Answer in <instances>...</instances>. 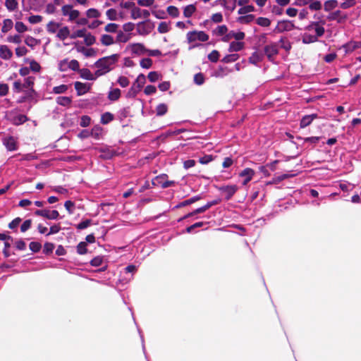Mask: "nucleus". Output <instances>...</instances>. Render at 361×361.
I'll return each mask as SVG.
<instances>
[{
	"label": "nucleus",
	"instance_id": "53",
	"mask_svg": "<svg viewBox=\"0 0 361 361\" xmlns=\"http://www.w3.org/2000/svg\"><path fill=\"white\" fill-rule=\"evenodd\" d=\"M279 43H281V47L286 51H289L291 49V44L290 42L288 41L285 37H281L279 40Z\"/></svg>",
	"mask_w": 361,
	"mask_h": 361
},
{
	"label": "nucleus",
	"instance_id": "24",
	"mask_svg": "<svg viewBox=\"0 0 361 361\" xmlns=\"http://www.w3.org/2000/svg\"><path fill=\"white\" fill-rule=\"evenodd\" d=\"M338 5V2L337 0H328L324 4V9L325 11H330L336 8Z\"/></svg>",
	"mask_w": 361,
	"mask_h": 361
},
{
	"label": "nucleus",
	"instance_id": "61",
	"mask_svg": "<svg viewBox=\"0 0 361 361\" xmlns=\"http://www.w3.org/2000/svg\"><path fill=\"white\" fill-rule=\"evenodd\" d=\"M87 16L88 18H99L100 16V13L96 8H90L87 11Z\"/></svg>",
	"mask_w": 361,
	"mask_h": 361
},
{
	"label": "nucleus",
	"instance_id": "51",
	"mask_svg": "<svg viewBox=\"0 0 361 361\" xmlns=\"http://www.w3.org/2000/svg\"><path fill=\"white\" fill-rule=\"evenodd\" d=\"M219 52L217 50H213L209 54L208 59L212 62L216 63L219 61Z\"/></svg>",
	"mask_w": 361,
	"mask_h": 361
},
{
	"label": "nucleus",
	"instance_id": "45",
	"mask_svg": "<svg viewBox=\"0 0 361 361\" xmlns=\"http://www.w3.org/2000/svg\"><path fill=\"white\" fill-rule=\"evenodd\" d=\"M77 252L79 255H85L87 252L86 242H80L78 243L77 245Z\"/></svg>",
	"mask_w": 361,
	"mask_h": 361
},
{
	"label": "nucleus",
	"instance_id": "62",
	"mask_svg": "<svg viewBox=\"0 0 361 361\" xmlns=\"http://www.w3.org/2000/svg\"><path fill=\"white\" fill-rule=\"evenodd\" d=\"M68 86L66 85H61L53 88V92L55 94H62L67 91Z\"/></svg>",
	"mask_w": 361,
	"mask_h": 361
},
{
	"label": "nucleus",
	"instance_id": "13",
	"mask_svg": "<svg viewBox=\"0 0 361 361\" xmlns=\"http://www.w3.org/2000/svg\"><path fill=\"white\" fill-rule=\"evenodd\" d=\"M13 56V52L6 45L0 46V57L4 60H9Z\"/></svg>",
	"mask_w": 361,
	"mask_h": 361
},
{
	"label": "nucleus",
	"instance_id": "31",
	"mask_svg": "<svg viewBox=\"0 0 361 361\" xmlns=\"http://www.w3.org/2000/svg\"><path fill=\"white\" fill-rule=\"evenodd\" d=\"M168 111V106L166 104H159L156 108V115L158 116H164Z\"/></svg>",
	"mask_w": 361,
	"mask_h": 361
},
{
	"label": "nucleus",
	"instance_id": "58",
	"mask_svg": "<svg viewBox=\"0 0 361 361\" xmlns=\"http://www.w3.org/2000/svg\"><path fill=\"white\" fill-rule=\"evenodd\" d=\"M54 249V245L52 243H45L44 245L43 252L46 255L52 253Z\"/></svg>",
	"mask_w": 361,
	"mask_h": 361
},
{
	"label": "nucleus",
	"instance_id": "27",
	"mask_svg": "<svg viewBox=\"0 0 361 361\" xmlns=\"http://www.w3.org/2000/svg\"><path fill=\"white\" fill-rule=\"evenodd\" d=\"M69 35L70 30L67 26L61 28L57 33V37L61 40L66 39Z\"/></svg>",
	"mask_w": 361,
	"mask_h": 361
},
{
	"label": "nucleus",
	"instance_id": "16",
	"mask_svg": "<svg viewBox=\"0 0 361 361\" xmlns=\"http://www.w3.org/2000/svg\"><path fill=\"white\" fill-rule=\"evenodd\" d=\"M121 95V92L118 88L111 89L109 93L107 98L111 102H115L119 99Z\"/></svg>",
	"mask_w": 361,
	"mask_h": 361
},
{
	"label": "nucleus",
	"instance_id": "32",
	"mask_svg": "<svg viewBox=\"0 0 361 361\" xmlns=\"http://www.w3.org/2000/svg\"><path fill=\"white\" fill-rule=\"evenodd\" d=\"M56 102L59 105H61V106H68V105H70L71 104L72 99L69 97L61 96V97H58L56 98Z\"/></svg>",
	"mask_w": 361,
	"mask_h": 361
},
{
	"label": "nucleus",
	"instance_id": "36",
	"mask_svg": "<svg viewBox=\"0 0 361 361\" xmlns=\"http://www.w3.org/2000/svg\"><path fill=\"white\" fill-rule=\"evenodd\" d=\"M114 42V38L109 35H103L101 37V43L104 46H109Z\"/></svg>",
	"mask_w": 361,
	"mask_h": 361
},
{
	"label": "nucleus",
	"instance_id": "8",
	"mask_svg": "<svg viewBox=\"0 0 361 361\" xmlns=\"http://www.w3.org/2000/svg\"><path fill=\"white\" fill-rule=\"evenodd\" d=\"M295 28V25L291 21L283 20L278 22L275 28L277 32L281 33L286 31H290Z\"/></svg>",
	"mask_w": 361,
	"mask_h": 361
},
{
	"label": "nucleus",
	"instance_id": "43",
	"mask_svg": "<svg viewBox=\"0 0 361 361\" xmlns=\"http://www.w3.org/2000/svg\"><path fill=\"white\" fill-rule=\"evenodd\" d=\"M60 24L54 21H50L47 25V30L50 33H55L59 27Z\"/></svg>",
	"mask_w": 361,
	"mask_h": 361
},
{
	"label": "nucleus",
	"instance_id": "22",
	"mask_svg": "<svg viewBox=\"0 0 361 361\" xmlns=\"http://www.w3.org/2000/svg\"><path fill=\"white\" fill-rule=\"evenodd\" d=\"M82 78L89 80H93L95 78L92 74L91 71L88 68H82L78 71Z\"/></svg>",
	"mask_w": 361,
	"mask_h": 361
},
{
	"label": "nucleus",
	"instance_id": "55",
	"mask_svg": "<svg viewBox=\"0 0 361 361\" xmlns=\"http://www.w3.org/2000/svg\"><path fill=\"white\" fill-rule=\"evenodd\" d=\"M29 247L33 252H38L42 248V245L39 242L33 241L30 243Z\"/></svg>",
	"mask_w": 361,
	"mask_h": 361
},
{
	"label": "nucleus",
	"instance_id": "39",
	"mask_svg": "<svg viewBox=\"0 0 361 361\" xmlns=\"http://www.w3.org/2000/svg\"><path fill=\"white\" fill-rule=\"evenodd\" d=\"M35 78L34 77H27L25 79V82L23 84V88H29L32 92H34L33 85H34Z\"/></svg>",
	"mask_w": 361,
	"mask_h": 361
},
{
	"label": "nucleus",
	"instance_id": "9",
	"mask_svg": "<svg viewBox=\"0 0 361 361\" xmlns=\"http://www.w3.org/2000/svg\"><path fill=\"white\" fill-rule=\"evenodd\" d=\"M219 190L225 195L226 200H229L238 190V186L235 185H223L219 188Z\"/></svg>",
	"mask_w": 361,
	"mask_h": 361
},
{
	"label": "nucleus",
	"instance_id": "12",
	"mask_svg": "<svg viewBox=\"0 0 361 361\" xmlns=\"http://www.w3.org/2000/svg\"><path fill=\"white\" fill-rule=\"evenodd\" d=\"M318 116L317 114H312L310 115H306L303 116L300 121V126L301 128H306L310 126L314 119L317 118Z\"/></svg>",
	"mask_w": 361,
	"mask_h": 361
},
{
	"label": "nucleus",
	"instance_id": "6",
	"mask_svg": "<svg viewBox=\"0 0 361 361\" xmlns=\"http://www.w3.org/2000/svg\"><path fill=\"white\" fill-rule=\"evenodd\" d=\"M34 214L37 216H42L50 220L57 219L59 217V213L57 210L37 209Z\"/></svg>",
	"mask_w": 361,
	"mask_h": 361
},
{
	"label": "nucleus",
	"instance_id": "40",
	"mask_svg": "<svg viewBox=\"0 0 361 361\" xmlns=\"http://www.w3.org/2000/svg\"><path fill=\"white\" fill-rule=\"evenodd\" d=\"M166 11L169 15L173 18H177L180 14L178 8L174 6H168Z\"/></svg>",
	"mask_w": 361,
	"mask_h": 361
},
{
	"label": "nucleus",
	"instance_id": "30",
	"mask_svg": "<svg viewBox=\"0 0 361 361\" xmlns=\"http://www.w3.org/2000/svg\"><path fill=\"white\" fill-rule=\"evenodd\" d=\"M13 25V23L11 19H5L3 22V26L1 27V32L3 33L8 32L10 30L12 29Z\"/></svg>",
	"mask_w": 361,
	"mask_h": 361
},
{
	"label": "nucleus",
	"instance_id": "29",
	"mask_svg": "<svg viewBox=\"0 0 361 361\" xmlns=\"http://www.w3.org/2000/svg\"><path fill=\"white\" fill-rule=\"evenodd\" d=\"M5 6L9 11H13L18 8V2L17 0H6Z\"/></svg>",
	"mask_w": 361,
	"mask_h": 361
},
{
	"label": "nucleus",
	"instance_id": "5",
	"mask_svg": "<svg viewBox=\"0 0 361 361\" xmlns=\"http://www.w3.org/2000/svg\"><path fill=\"white\" fill-rule=\"evenodd\" d=\"M154 27V25L149 20L139 22L137 24V32L140 35H149Z\"/></svg>",
	"mask_w": 361,
	"mask_h": 361
},
{
	"label": "nucleus",
	"instance_id": "11",
	"mask_svg": "<svg viewBox=\"0 0 361 361\" xmlns=\"http://www.w3.org/2000/svg\"><path fill=\"white\" fill-rule=\"evenodd\" d=\"M255 174V171L250 168H246L243 169L239 174L240 177L245 178L243 181V185H247L252 180Z\"/></svg>",
	"mask_w": 361,
	"mask_h": 361
},
{
	"label": "nucleus",
	"instance_id": "47",
	"mask_svg": "<svg viewBox=\"0 0 361 361\" xmlns=\"http://www.w3.org/2000/svg\"><path fill=\"white\" fill-rule=\"evenodd\" d=\"M92 219H90L82 221L80 223L76 225V228L78 230L85 229L90 226L92 224Z\"/></svg>",
	"mask_w": 361,
	"mask_h": 361
},
{
	"label": "nucleus",
	"instance_id": "20",
	"mask_svg": "<svg viewBox=\"0 0 361 361\" xmlns=\"http://www.w3.org/2000/svg\"><path fill=\"white\" fill-rule=\"evenodd\" d=\"M327 18L329 20H338V22L340 23L341 22V19L345 20L347 18V16L345 15L341 17V11L340 10H337L330 13Z\"/></svg>",
	"mask_w": 361,
	"mask_h": 361
},
{
	"label": "nucleus",
	"instance_id": "18",
	"mask_svg": "<svg viewBox=\"0 0 361 361\" xmlns=\"http://www.w3.org/2000/svg\"><path fill=\"white\" fill-rule=\"evenodd\" d=\"M77 51L78 52L82 53L86 57L94 56L97 54V51L93 48L86 49L84 47H77Z\"/></svg>",
	"mask_w": 361,
	"mask_h": 361
},
{
	"label": "nucleus",
	"instance_id": "10",
	"mask_svg": "<svg viewBox=\"0 0 361 361\" xmlns=\"http://www.w3.org/2000/svg\"><path fill=\"white\" fill-rule=\"evenodd\" d=\"M75 89L77 92L78 96H81L88 92L91 88L90 84L83 83L79 81H76L74 83Z\"/></svg>",
	"mask_w": 361,
	"mask_h": 361
},
{
	"label": "nucleus",
	"instance_id": "42",
	"mask_svg": "<svg viewBox=\"0 0 361 361\" xmlns=\"http://www.w3.org/2000/svg\"><path fill=\"white\" fill-rule=\"evenodd\" d=\"M158 32L164 34L166 33L170 30L169 24L166 22H161L158 26Z\"/></svg>",
	"mask_w": 361,
	"mask_h": 361
},
{
	"label": "nucleus",
	"instance_id": "25",
	"mask_svg": "<svg viewBox=\"0 0 361 361\" xmlns=\"http://www.w3.org/2000/svg\"><path fill=\"white\" fill-rule=\"evenodd\" d=\"M146 51L147 49H145V46L142 44L136 43L133 44L132 46V51L134 54H142L146 52Z\"/></svg>",
	"mask_w": 361,
	"mask_h": 361
},
{
	"label": "nucleus",
	"instance_id": "26",
	"mask_svg": "<svg viewBox=\"0 0 361 361\" xmlns=\"http://www.w3.org/2000/svg\"><path fill=\"white\" fill-rule=\"evenodd\" d=\"M196 11V7L194 4L186 6L183 10V16L185 18H190Z\"/></svg>",
	"mask_w": 361,
	"mask_h": 361
},
{
	"label": "nucleus",
	"instance_id": "50",
	"mask_svg": "<svg viewBox=\"0 0 361 361\" xmlns=\"http://www.w3.org/2000/svg\"><path fill=\"white\" fill-rule=\"evenodd\" d=\"M255 18V16L252 14H248L244 16H240L238 18V21L241 23H249L252 22Z\"/></svg>",
	"mask_w": 361,
	"mask_h": 361
},
{
	"label": "nucleus",
	"instance_id": "21",
	"mask_svg": "<svg viewBox=\"0 0 361 361\" xmlns=\"http://www.w3.org/2000/svg\"><path fill=\"white\" fill-rule=\"evenodd\" d=\"M360 47H361L360 42H350L344 45L346 52H352Z\"/></svg>",
	"mask_w": 361,
	"mask_h": 361
},
{
	"label": "nucleus",
	"instance_id": "28",
	"mask_svg": "<svg viewBox=\"0 0 361 361\" xmlns=\"http://www.w3.org/2000/svg\"><path fill=\"white\" fill-rule=\"evenodd\" d=\"M27 121H28V118L23 114H18L13 117V123L16 126H19L23 124Z\"/></svg>",
	"mask_w": 361,
	"mask_h": 361
},
{
	"label": "nucleus",
	"instance_id": "49",
	"mask_svg": "<svg viewBox=\"0 0 361 361\" xmlns=\"http://www.w3.org/2000/svg\"><path fill=\"white\" fill-rule=\"evenodd\" d=\"M118 26L119 25L118 24H116V23H108L105 26L104 30L106 32H107L114 33V32H117V29H118Z\"/></svg>",
	"mask_w": 361,
	"mask_h": 361
},
{
	"label": "nucleus",
	"instance_id": "34",
	"mask_svg": "<svg viewBox=\"0 0 361 361\" xmlns=\"http://www.w3.org/2000/svg\"><path fill=\"white\" fill-rule=\"evenodd\" d=\"M239 59V55L238 54H231L225 56L221 61L226 63L235 62Z\"/></svg>",
	"mask_w": 361,
	"mask_h": 361
},
{
	"label": "nucleus",
	"instance_id": "1",
	"mask_svg": "<svg viewBox=\"0 0 361 361\" xmlns=\"http://www.w3.org/2000/svg\"><path fill=\"white\" fill-rule=\"evenodd\" d=\"M118 59L119 54H114L98 59L94 63V66L97 68L94 73L96 77H100L113 70Z\"/></svg>",
	"mask_w": 361,
	"mask_h": 361
},
{
	"label": "nucleus",
	"instance_id": "14",
	"mask_svg": "<svg viewBox=\"0 0 361 361\" xmlns=\"http://www.w3.org/2000/svg\"><path fill=\"white\" fill-rule=\"evenodd\" d=\"M4 144L9 151H14L17 149V142L12 136L6 138L4 141Z\"/></svg>",
	"mask_w": 361,
	"mask_h": 361
},
{
	"label": "nucleus",
	"instance_id": "4",
	"mask_svg": "<svg viewBox=\"0 0 361 361\" xmlns=\"http://www.w3.org/2000/svg\"><path fill=\"white\" fill-rule=\"evenodd\" d=\"M186 37L188 43L195 42L197 40L204 42L209 38V35L204 31L197 30L188 32L186 35Z\"/></svg>",
	"mask_w": 361,
	"mask_h": 361
},
{
	"label": "nucleus",
	"instance_id": "54",
	"mask_svg": "<svg viewBox=\"0 0 361 361\" xmlns=\"http://www.w3.org/2000/svg\"><path fill=\"white\" fill-rule=\"evenodd\" d=\"M140 65L143 68H149L152 66V60L149 58H145L140 61Z\"/></svg>",
	"mask_w": 361,
	"mask_h": 361
},
{
	"label": "nucleus",
	"instance_id": "44",
	"mask_svg": "<svg viewBox=\"0 0 361 361\" xmlns=\"http://www.w3.org/2000/svg\"><path fill=\"white\" fill-rule=\"evenodd\" d=\"M256 23L262 27H268L271 24V20L267 18L259 17L257 18Z\"/></svg>",
	"mask_w": 361,
	"mask_h": 361
},
{
	"label": "nucleus",
	"instance_id": "48",
	"mask_svg": "<svg viewBox=\"0 0 361 361\" xmlns=\"http://www.w3.org/2000/svg\"><path fill=\"white\" fill-rule=\"evenodd\" d=\"M253 11H255V7L252 5H245L238 10V13L245 14Z\"/></svg>",
	"mask_w": 361,
	"mask_h": 361
},
{
	"label": "nucleus",
	"instance_id": "23",
	"mask_svg": "<svg viewBox=\"0 0 361 361\" xmlns=\"http://www.w3.org/2000/svg\"><path fill=\"white\" fill-rule=\"evenodd\" d=\"M200 199H201V197L200 195H196V196L192 197L190 199H188L186 200H184V201L180 202L176 206V207L177 208H180V207H183L188 206L189 204H192V203L200 200Z\"/></svg>",
	"mask_w": 361,
	"mask_h": 361
},
{
	"label": "nucleus",
	"instance_id": "2",
	"mask_svg": "<svg viewBox=\"0 0 361 361\" xmlns=\"http://www.w3.org/2000/svg\"><path fill=\"white\" fill-rule=\"evenodd\" d=\"M146 82V78L144 74L140 73L137 77L131 87L128 90L126 97L128 98H135L137 93L141 90Z\"/></svg>",
	"mask_w": 361,
	"mask_h": 361
},
{
	"label": "nucleus",
	"instance_id": "17",
	"mask_svg": "<svg viewBox=\"0 0 361 361\" xmlns=\"http://www.w3.org/2000/svg\"><path fill=\"white\" fill-rule=\"evenodd\" d=\"M264 59V54L259 53L257 51H255L252 54V55L249 57L248 61L249 63L257 65V63L262 61Z\"/></svg>",
	"mask_w": 361,
	"mask_h": 361
},
{
	"label": "nucleus",
	"instance_id": "46",
	"mask_svg": "<svg viewBox=\"0 0 361 361\" xmlns=\"http://www.w3.org/2000/svg\"><path fill=\"white\" fill-rule=\"evenodd\" d=\"M142 17L141 9L138 7H133L130 12V18L133 20Z\"/></svg>",
	"mask_w": 361,
	"mask_h": 361
},
{
	"label": "nucleus",
	"instance_id": "59",
	"mask_svg": "<svg viewBox=\"0 0 361 361\" xmlns=\"http://www.w3.org/2000/svg\"><path fill=\"white\" fill-rule=\"evenodd\" d=\"M117 82L122 87H126L130 84L128 78L126 76H120L117 80Z\"/></svg>",
	"mask_w": 361,
	"mask_h": 361
},
{
	"label": "nucleus",
	"instance_id": "38",
	"mask_svg": "<svg viewBox=\"0 0 361 361\" xmlns=\"http://www.w3.org/2000/svg\"><path fill=\"white\" fill-rule=\"evenodd\" d=\"M343 1L341 3L340 7L342 9H348L351 7H353L357 4L356 0H343Z\"/></svg>",
	"mask_w": 361,
	"mask_h": 361
},
{
	"label": "nucleus",
	"instance_id": "33",
	"mask_svg": "<svg viewBox=\"0 0 361 361\" xmlns=\"http://www.w3.org/2000/svg\"><path fill=\"white\" fill-rule=\"evenodd\" d=\"M114 118V115L110 112H105L101 116V123L102 124H107L112 121Z\"/></svg>",
	"mask_w": 361,
	"mask_h": 361
},
{
	"label": "nucleus",
	"instance_id": "57",
	"mask_svg": "<svg viewBox=\"0 0 361 361\" xmlns=\"http://www.w3.org/2000/svg\"><path fill=\"white\" fill-rule=\"evenodd\" d=\"M91 118L89 116L84 115L80 118V126L82 127H87L90 125Z\"/></svg>",
	"mask_w": 361,
	"mask_h": 361
},
{
	"label": "nucleus",
	"instance_id": "60",
	"mask_svg": "<svg viewBox=\"0 0 361 361\" xmlns=\"http://www.w3.org/2000/svg\"><path fill=\"white\" fill-rule=\"evenodd\" d=\"M194 82L198 85H202L204 82V76L203 73H196L194 75Z\"/></svg>",
	"mask_w": 361,
	"mask_h": 361
},
{
	"label": "nucleus",
	"instance_id": "7",
	"mask_svg": "<svg viewBox=\"0 0 361 361\" xmlns=\"http://www.w3.org/2000/svg\"><path fill=\"white\" fill-rule=\"evenodd\" d=\"M264 54L267 56L269 61H273L274 56L279 54L278 44L275 42L266 45L264 47Z\"/></svg>",
	"mask_w": 361,
	"mask_h": 361
},
{
	"label": "nucleus",
	"instance_id": "15",
	"mask_svg": "<svg viewBox=\"0 0 361 361\" xmlns=\"http://www.w3.org/2000/svg\"><path fill=\"white\" fill-rule=\"evenodd\" d=\"M220 202H221V200L219 199L214 200L211 202H208L204 206L196 209L195 210V213H199V214L203 213V212H206L207 209H209L210 207H212V206L218 204Z\"/></svg>",
	"mask_w": 361,
	"mask_h": 361
},
{
	"label": "nucleus",
	"instance_id": "41",
	"mask_svg": "<svg viewBox=\"0 0 361 361\" xmlns=\"http://www.w3.org/2000/svg\"><path fill=\"white\" fill-rule=\"evenodd\" d=\"M293 176V175L282 174L281 176L274 177L272 178L271 181H270L269 183V184H277V183H280L281 181H282L290 176Z\"/></svg>",
	"mask_w": 361,
	"mask_h": 361
},
{
	"label": "nucleus",
	"instance_id": "63",
	"mask_svg": "<svg viewBox=\"0 0 361 361\" xmlns=\"http://www.w3.org/2000/svg\"><path fill=\"white\" fill-rule=\"evenodd\" d=\"M43 17L39 15H32L28 18V21L31 24H36L42 22Z\"/></svg>",
	"mask_w": 361,
	"mask_h": 361
},
{
	"label": "nucleus",
	"instance_id": "3",
	"mask_svg": "<svg viewBox=\"0 0 361 361\" xmlns=\"http://www.w3.org/2000/svg\"><path fill=\"white\" fill-rule=\"evenodd\" d=\"M168 175L162 173L157 176L152 181V184L154 186H161L162 188H167L171 186H174L176 182L174 180H168Z\"/></svg>",
	"mask_w": 361,
	"mask_h": 361
},
{
	"label": "nucleus",
	"instance_id": "52",
	"mask_svg": "<svg viewBox=\"0 0 361 361\" xmlns=\"http://www.w3.org/2000/svg\"><path fill=\"white\" fill-rule=\"evenodd\" d=\"M314 30L316 32L317 38L320 37L324 35L325 32V29L323 26H320L319 23H314Z\"/></svg>",
	"mask_w": 361,
	"mask_h": 361
},
{
	"label": "nucleus",
	"instance_id": "64",
	"mask_svg": "<svg viewBox=\"0 0 361 361\" xmlns=\"http://www.w3.org/2000/svg\"><path fill=\"white\" fill-rule=\"evenodd\" d=\"M68 68L72 71L78 72L80 71L79 62L75 59L71 60L68 63Z\"/></svg>",
	"mask_w": 361,
	"mask_h": 361
},
{
	"label": "nucleus",
	"instance_id": "37",
	"mask_svg": "<svg viewBox=\"0 0 361 361\" xmlns=\"http://www.w3.org/2000/svg\"><path fill=\"white\" fill-rule=\"evenodd\" d=\"M96 37L91 33L85 34L84 42L87 46H91L95 43Z\"/></svg>",
	"mask_w": 361,
	"mask_h": 361
},
{
	"label": "nucleus",
	"instance_id": "19",
	"mask_svg": "<svg viewBox=\"0 0 361 361\" xmlns=\"http://www.w3.org/2000/svg\"><path fill=\"white\" fill-rule=\"evenodd\" d=\"M244 44H245L243 42L233 41L229 44L228 51L231 52L239 51L243 49Z\"/></svg>",
	"mask_w": 361,
	"mask_h": 361
},
{
	"label": "nucleus",
	"instance_id": "56",
	"mask_svg": "<svg viewBox=\"0 0 361 361\" xmlns=\"http://www.w3.org/2000/svg\"><path fill=\"white\" fill-rule=\"evenodd\" d=\"M106 15L110 20H116L117 19V11L114 8L107 10Z\"/></svg>",
	"mask_w": 361,
	"mask_h": 361
},
{
	"label": "nucleus",
	"instance_id": "35",
	"mask_svg": "<svg viewBox=\"0 0 361 361\" xmlns=\"http://www.w3.org/2000/svg\"><path fill=\"white\" fill-rule=\"evenodd\" d=\"M318 41V39L317 38V36L310 35V34H304L302 36V42L304 44H310L314 43Z\"/></svg>",
	"mask_w": 361,
	"mask_h": 361
}]
</instances>
